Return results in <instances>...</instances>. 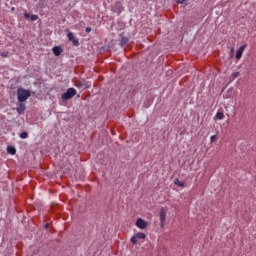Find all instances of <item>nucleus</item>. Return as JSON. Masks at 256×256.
Returning <instances> with one entry per match:
<instances>
[{"label": "nucleus", "instance_id": "2", "mask_svg": "<svg viewBox=\"0 0 256 256\" xmlns=\"http://www.w3.org/2000/svg\"><path fill=\"white\" fill-rule=\"evenodd\" d=\"M76 95L77 90H75V88H68L67 91L62 94L61 99L63 101H69V99H73Z\"/></svg>", "mask_w": 256, "mask_h": 256}, {"label": "nucleus", "instance_id": "12", "mask_svg": "<svg viewBox=\"0 0 256 256\" xmlns=\"http://www.w3.org/2000/svg\"><path fill=\"white\" fill-rule=\"evenodd\" d=\"M175 185H177L178 187H185V182L180 181L179 179H175L174 180Z\"/></svg>", "mask_w": 256, "mask_h": 256}, {"label": "nucleus", "instance_id": "11", "mask_svg": "<svg viewBox=\"0 0 256 256\" xmlns=\"http://www.w3.org/2000/svg\"><path fill=\"white\" fill-rule=\"evenodd\" d=\"M7 151L10 155H15V153H17V149H15L13 146H8Z\"/></svg>", "mask_w": 256, "mask_h": 256}, {"label": "nucleus", "instance_id": "16", "mask_svg": "<svg viewBox=\"0 0 256 256\" xmlns=\"http://www.w3.org/2000/svg\"><path fill=\"white\" fill-rule=\"evenodd\" d=\"M137 239L135 235L131 238L132 245H137Z\"/></svg>", "mask_w": 256, "mask_h": 256}, {"label": "nucleus", "instance_id": "4", "mask_svg": "<svg viewBox=\"0 0 256 256\" xmlns=\"http://www.w3.org/2000/svg\"><path fill=\"white\" fill-rule=\"evenodd\" d=\"M112 11L120 15L123 12V4H121V2H115L112 5Z\"/></svg>", "mask_w": 256, "mask_h": 256}, {"label": "nucleus", "instance_id": "8", "mask_svg": "<svg viewBox=\"0 0 256 256\" xmlns=\"http://www.w3.org/2000/svg\"><path fill=\"white\" fill-rule=\"evenodd\" d=\"M67 37H68L69 41H71L72 44H73L75 47H79V40H77V39L75 38V36H74L71 32H69V33L67 34Z\"/></svg>", "mask_w": 256, "mask_h": 256}, {"label": "nucleus", "instance_id": "10", "mask_svg": "<svg viewBox=\"0 0 256 256\" xmlns=\"http://www.w3.org/2000/svg\"><path fill=\"white\" fill-rule=\"evenodd\" d=\"M128 43H129V38L123 36V37L121 38V41H120L121 47H125V45H127Z\"/></svg>", "mask_w": 256, "mask_h": 256}, {"label": "nucleus", "instance_id": "21", "mask_svg": "<svg viewBox=\"0 0 256 256\" xmlns=\"http://www.w3.org/2000/svg\"><path fill=\"white\" fill-rule=\"evenodd\" d=\"M85 31L86 33H91V27H87Z\"/></svg>", "mask_w": 256, "mask_h": 256}, {"label": "nucleus", "instance_id": "22", "mask_svg": "<svg viewBox=\"0 0 256 256\" xmlns=\"http://www.w3.org/2000/svg\"><path fill=\"white\" fill-rule=\"evenodd\" d=\"M24 17H25V19H29V17H30L29 13H25Z\"/></svg>", "mask_w": 256, "mask_h": 256}, {"label": "nucleus", "instance_id": "13", "mask_svg": "<svg viewBox=\"0 0 256 256\" xmlns=\"http://www.w3.org/2000/svg\"><path fill=\"white\" fill-rule=\"evenodd\" d=\"M135 236L137 239H145V237H146L145 233H143V232H139V233L135 234Z\"/></svg>", "mask_w": 256, "mask_h": 256}, {"label": "nucleus", "instance_id": "15", "mask_svg": "<svg viewBox=\"0 0 256 256\" xmlns=\"http://www.w3.org/2000/svg\"><path fill=\"white\" fill-rule=\"evenodd\" d=\"M29 137V134L27 133V132H22L21 134H20V138L21 139H27Z\"/></svg>", "mask_w": 256, "mask_h": 256}, {"label": "nucleus", "instance_id": "14", "mask_svg": "<svg viewBox=\"0 0 256 256\" xmlns=\"http://www.w3.org/2000/svg\"><path fill=\"white\" fill-rule=\"evenodd\" d=\"M225 117V115L223 114V112H217L216 116H215V119H223Z\"/></svg>", "mask_w": 256, "mask_h": 256}, {"label": "nucleus", "instance_id": "9", "mask_svg": "<svg viewBox=\"0 0 256 256\" xmlns=\"http://www.w3.org/2000/svg\"><path fill=\"white\" fill-rule=\"evenodd\" d=\"M52 51L56 57H59V55H61V53H63V48H61L60 46H55V47H53Z\"/></svg>", "mask_w": 256, "mask_h": 256}, {"label": "nucleus", "instance_id": "27", "mask_svg": "<svg viewBox=\"0 0 256 256\" xmlns=\"http://www.w3.org/2000/svg\"><path fill=\"white\" fill-rule=\"evenodd\" d=\"M2 56H4V57H5V54H2Z\"/></svg>", "mask_w": 256, "mask_h": 256}, {"label": "nucleus", "instance_id": "18", "mask_svg": "<svg viewBox=\"0 0 256 256\" xmlns=\"http://www.w3.org/2000/svg\"><path fill=\"white\" fill-rule=\"evenodd\" d=\"M215 141H217V135L211 136L210 143H215Z\"/></svg>", "mask_w": 256, "mask_h": 256}, {"label": "nucleus", "instance_id": "5", "mask_svg": "<svg viewBox=\"0 0 256 256\" xmlns=\"http://www.w3.org/2000/svg\"><path fill=\"white\" fill-rule=\"evenodd\" d=\"M147 225V221L143 220L142 218H139L136 221V227H138V229H147Z\"/></svg>", "mask_w": 256, "mask_h": 256}, {"label": "nucleus", "instance_id": "19", "mask_svg": "<svg viewBox=\"0 0 256 256\" xmlns=\"http://www.w3.org/2000/svg\"><path fill=\"white\" fill-rule=\"evenodd\" d=\"M30 19H31V21H37V19H39V16H37V15H32V16L30 17Z\"/></svg>", "mask_w": 256, "mask_h": 256}, {"label": "nucleus", "instance_id": "26", "mask_svg": "<svg viewBox=\"0 0 256 256\" xmlns=\"http://www.w3.org/2000/svg\"><path fill=\"white\" fill-rule=\"evenodd\" d=\"M2 56H4V57H5V54H2Z\"/></svg>", "mask_w": 256, "mask_h": 256}, {"label": "nucleus", "instance_id": "1", "mask_svg": "<svg viewBox=\"0 0 256 256\" xmlns=\"http://www.w3.org/2000/svg\"><path fill=\"white\" fill-rule=\"evenodd\" d=\"M17 97H18L19 103H25V100L31 97V92H29V90L19 88L17 90Z\"/></svg>", "mask_w": 256, "mask_h": 256}, {"label": "nucleus", "instance_id": "24", "mask_svg": "<svg viewBox=\"0 0 256 256\" xmlns=\"http://www.w3.org/2000/svg\"><path fill=\"white\" fill-rule=\"evenodd\" d=\"M46 227H49V224H46Z\"/></svg>", "mask_w": 256, "mask_h": 256}, {"label": "nucleus", "instance_id": "6", "mask_svg": "<svg viewBox=\"0 0 256 256\" xmlns=\"http://www.w3.org/2000/svg\"><path fill=\"white\" fill-rule=\"evenodd\" d=\"M167 217V209L161 208L160 209V221H161V227L165 225V219Z\"/></svg>", "mask_w": 256, "mask_h": 256}, {"label": "nucleus", "instance_id": "17", "mask_svg": "<svg viewBox=\"0 0 256 256\" xmlns=\"http://www.w3.org/2000/svg\"><path fill=\"white\" fill-rule=\"evenodd\" d=\"M240 73L239 72H234L232 73L231 77L232 79H237V77H239Z\"/></svg>", "mask_w": 256, "mask_h": 256}, {"label": "nucleus", "instance_id": "23", "mask_svg": "<svg viewBox=\"0 0 256 256\" xmlns=\"http://www.w3.org/2000/svg\"><path fill=\"white\" fill-rule=\"evenodd\" d=\"M177 3L178 4H183V3H185V0H178Z\"/></svg>", "mask_w": 256, "mask_h": 256}, {"label": "nucleus", "instance_id": "3", "mask_svg": "<svg viewBox=\"0 0 256 256\" xmlns=\"http://www.w3.org/2000/svg\"><path fill=\"white\" fill-rule=\"evenodd\" d=\"M75 87L78 89H89L91 87V84L85 80H77L75 82Z\"/></svg>", "mask_w": 256, "mask_h": 256}, {"label": "nucleus", "instance_id": "20", "mask_svg": "<svg viewBox=\"0 0 256 256\" xmlns=\"http://www.w3.org/2000/svg\"><path fill=\"white\" fill-rule=\"evenodd\" d=\"M235 52V48L230 49L231 57H233V53Z\"/></svg>", "mask_w": 256, "mask_h": 256}, {"label": "nucleus", "instance_id": "25", "mask_svg": "<svg viewBox=\"0 0 256 256\" xmlns=\"http://www.w3.org/2000/svg\"><path fill=\"white\" fill-rule=\"evenodd\" d=\"M2 56H4V57H5V54H2Z\"/></svg>", "mask_w": 256, "mask_h": 256}, {"label": "nucleus", "instance_id": "7", "mask_svg": "<svg viewBox=\"0 0 256 256\" xmlns=\"http://www.w3.org/2000/svg\"><path fill=\"white\" fill-rule=\"evenodd\" d=\"M247 49V44L242 45L236 52V59L239 61L243 57V52Z\"/></svg>", "mask_w": 256, "mask_h": 256}]
</instances>
